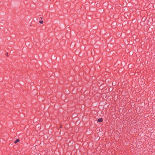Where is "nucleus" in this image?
<instances>
[{"mask_svg":"<svg viewBox=\"0 0 155 155\" xmlns=\"http://www.w3.org/2000/svg\"><path fill=\"white\" fill-rule=\"evenodd\" d=\"M103 119L102 118H99L97 122H101L102 121Z\"/></svg>","mask_w":155,"mask_h":155,"instance_id":"nucleus-1","label":"nucleus"},{"mask_svg":"<svg viewBox=\"0 0 155 155\" xmlns=\"http://www.w3.org/2000/svg\"><path fill=\"white\" fill-rule=\"evenodd\" d=\"M20 141V140L19 139H18L17 140H16L14 142L15 143V144L16 143L18 142H19Z\"/></svg>","mask_w":155,"mask_h":155,"instance_id":"nucleus-2","label":"nucleus"},{"mask_svg":"<svg viewBox=\"0 0 155 155\" xmlns=\"http://www.w3.org/2000/svg\"><path fill=\"white\" fill-rule=\"evenodd\" d=\"M39 23H40V24H42L43 23V21L41 20V21H39Z\"/></svg>","mask_w":155,"mask_h":155,"instance_id":"nucleus-3","label":"nucleus"}]
</instances>
